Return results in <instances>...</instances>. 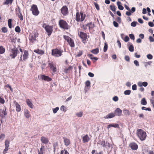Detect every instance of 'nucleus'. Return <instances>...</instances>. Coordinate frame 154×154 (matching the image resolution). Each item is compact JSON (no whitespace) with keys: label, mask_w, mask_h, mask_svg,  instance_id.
Segmentation results:
<instances>
[{"label":"nucleus","mask_w":154,"mask_h":154,"mask_svg":"<svg viewBox=\"0 0 154 154\" xmlns=\"http://www.w3.org/2000/svg\"><path fill=\"white\" fill-rule=\"evenodd\" d=\"M66 107L64 106H62L60 108V109L61 111L66 112Z\"/></svg>","instance_id":"53"},{"label":"nucleus","mask_w":154,"mask_h":154,"mask_svg":"<svg viewBox=\"0 0 154 154\" xmlns=\"http://www.w3.org/2000/svg\"><path fill=\"white\" fill-rule=\"evenodd\" d=\"M41 140L42 143L45 144L47 143L48 142V139L45 137H42Z\"/></svg>","instance_id":"16"},{"label":"nucleus","mask_w":154,"mask_h":154,"mask_svg":"<svg viewBox=\"0 0 154 154\" xmlns=\"http://www.w3.org/2000/svg\"><path fill=\"white\" fill-rule=\"evenodd\" d=\"M142 109L144 110H148L149 111H151V109L150 108H146V107L143 106L141 108Z\"/></svg>","instance_id":"49"},{"label":"nucleus","mask_w":154,"mask_h":154,"mask_svg":"<svg viewBox=\"0 0 154 154\" xmlns=\"http://www.w3.org/2000/svg\"><path fill=\"white\" fill-rule=\"evenodd\" d=\"M87 26L88 27L89 29H90L91 28H92L94 27V24H92L91 23H88L87 25Z\"/></svg>","instance_id":"44"},{"label":"nucleus","mask_w":154,"mask_h":154,"mask_svg":"<svg viewBox=\"0 0 154 154\" xmlns=\"http://www.w3.org/2000/svg\"><path fill=\"white\" fill-rule=\"evenodd\" d=\"M31 10H38L37 6L35 5H33L32 6Z\"/></svg>","instance_id":"45"},{"label":"nucleus","mask_w":154,"mask_h":154,"mask_svg":"<svg viewBox=\"0 0 154 154\" xmlns=\"http://www.w3.org/2000/svg\"><path fill=\"white\" fill-rule=\"evenodd\" d=\"M115 116V114L113 113H111L108 114L106 116H104L105 119H109L112 118Z\"/></svg>","instance_id":"15"},{"label":"nucleus","mask_w":154,"mask_h":154,"mask_svg":"<svg viewBox=\"0 0 154 154\" xmlns=\"http://www.w3.org/2000/svg\"><path fill=\"white\" fill-rule=\"evenodd\" d=\"M113 24L114 26L116 27H117L119 26L118 23L115 21H114L113 22Z\"/></svg>","instance_id":"57"},{"label":"nucleus","mask_w":154,"mask_h":154,"mask_svg":"<svg viewBox=\"0 0 154 154\" xmlns=\"http://www.w3.org/2000/svg\"><path fill=\"white\" fill-rule=\"evenodd\" d=\"M82 140L83 142L85 143L88 141L89 140V138L88 135L86 134L83 137Z\"/></svg>","instance_id":"18"},{"label":"nucleus","mask_w":154,"mask_h":154,"mask_svg":"<svg viewBox=\"0 0 154 154\" xmlns=\"http://www.w3.org/2000/svg\"><path fill=\"white\" fill-rule=\"evenodd\" d=\"M26 103L28 105L31 109H32L33 108V105L32 103L31 102V101L29 100L28 99H27L26 100Z\"/></svg>","instance_id":"17"},{"label":"nucleus","mask_w":154,"mask_h":154,"mask_svg":"<svg viewBox=\"0 0 154 154\" xmlns=\"http://www.w3.org/2000/svg\"><path fill=\"white\" fill-rule=\"evenodd\" d=\"M125 60L127 61H129L130 60V58L128 56H125Z\"/></svg>","instance_id":"63"},{"label":"nucleus","mask_w":154,"mask_h":154,"mask_svg":"<svg viewBox=\"0 0 154 154\" xmlns=\"http://www.w3.org/2000/svg\"><path fill=\"white\" fill-rule=\"evenodd\" d=\"M41 78L42 79L45 81H50L52 80V79L49 77L48 76L45 75H41Z\"/></svg>","instance_id":"12"},{"label":"nucleus","mask_w":154,"mask_h":154,"mask_svg":"<svg viewBox=\"0 0 154 154\" xmlns=\"http://www.w3.org/2000/svg\"><path fill=\"white\" fill-rule=\"evenodd\" d=\"M106 147L109 149L110 151L111 150L112 148V145L107 142H106Z\"/></svg>","instance_id":"23"},{"label":"nucleus","mask_w":154,"mask_h":154,"mask_svg":"<svg viewBox=\"0 0 154 154\" xmlns=\"http://www.w3.org/2000/svg\"><path fill=\"white\" fill-rule=\"evenodd\" d=\"M59 23L60 28L66 29H69L68 24L66 21L63 20H59Z\"/></svg>","instance_id":"3"},{"label":"nucleus","mask_w":154,"mask_h":154,"mask_svg":"<svg viewBox=\"0 0 154 154\" xmlns=\"http://www.w3.org/2000/svg\"><path fill=\"white\" fill-rule=\"evenodd\" d=\"M91 52L93 54H97L99 52V50L98 48H97L95 49H93L91 51Z\"/></svg>","instance_id":"26"},{"label":"nucleus","mask_w":154,"mask_h":154,"mask_svg":"<svg viewBox=\"0 0 154 154\" xmlns=\"http://www.w3.org/2000/svg\"><path fill=\"white\" fill-rule=\"evenodd\" d=\"M24 116L27 118H29L30 117L29 112L27 109L24 110Z\"/></svg>","instance_id":"21"},{"label":"nucleus","mask_w":154,"mask_h":154,"mask_svg":"<svg viewBox=\"0 0 154 154\" xmlns=\"http://www.w3.org/2000/svg\"><path fill=\"white\" fill-rule=\"evenodd\" d=\"M86 86L88 87L90 85V82L89 81H86L85 82Z\"/></svg>","instance_id":"58"},{"label":"nucleus","mask_w":154,"mask_h":154,"mask_svg":"<svg viewBox=\"0 0 154 154\" xmlns=\"http://www.w3.org/2000/svg\"><path fill=\"white\" fill-rule=\"evenodd\" d=\"M80 15L81 16L80 20L81 21H83L84 20L85 18V15L82 12H80Z\"/></svg>","instance_id":"29"},{"label":"nucleus","mask_w":154,"mask_h":154,"mask_svg":"<svg viewBox=\"0 0 154 154\" xmlns=\"http://www.w3.org/2000/svg\"><path fill=\"white\" fill-rule=\"evenodd\" d=\"M134 63L135 65L137 66H139V64L137 60H135L134 62Z\"/></svg>","instance_id":"60"},{"label":"nucleus","mask_w":154,"mask_h":154,"mask_svg":"<svg viewBox=\"0 0 154 154\" xmlns=\"http://www.w3.org/2000/svg\"><path fill=\"white\" fill-rule=\"evenodd\" d=\"M44 150V147L43 146H42L40 149V151L38 150V154H43Z\"/></svg>","instance_id":"32"},{"label":"nucleus","mask_w":154,"mask_h":154,"mask_svg":"<svg viewBox=\"0 0 154 154\" xmlns=\"http://www.w3.org/2000/svg\"><path fill=\"white\" fill-rule=\"evenodd\" d=\"M36 36V34H34L33 35H32L30 36L29 38V39L30 40L33 41H35V38Z\"/></svg>","instance_id":"24"},{"label":"nucleus","mask_w":154,"mask_h":154,"mask_svg":"<svg viewBox=\"0 0 154 154\" xmlns=\"http://www.w3.org/2000/svg\"><path fill=\"white\" fill-rule=\"evenodd\" d=\"M79 35L82 40L83 41H85L87 39V35L86 34L83 32H81L80 33H79Z\"/></svg>","instance_id":"8"},{"label":"nucleus","mask_w":154,"mask_h":154,"mask_svg":"<svg viewBox=\"0 0 154 154\" xmlns=\"http://www.w3.org/2000/svg\"><path fill=\"white\" fill-rule=\"evenodd\" d=\"M2 31L4 33L7 32L8 31L7 28L5 27H3L2 28Z\"/></svg>","instance_id":"39"},{"label":"nucleus","mask_w":154,"mask_h":154,"mask_svg":"<svg viewBox=\"0 0 154 154\" xmlns=\"http://www.w3.org/2000/svg\"><path fill=\"white\" fill-rule=\"evenodd\" d=\"M129 36L130 38L131 39L134 40V36L133 34H130L129 35Z\"/></svg>","instance_id":"56"},{"label":"nucleus","mask_w":154,"mask_h":154,"mask_svg":"<svg viewBox=\"0 0 154 154\" xmlns=\"http://www.w3.org/2000/svg\"><path fill=\"white\" fill-rule=\"evenodd\" d=\"M11 21L12 20L11 19L8 20V26L10 28H11L12 27Z\"/></svg>","instance_id":"40"},{"label":"nucleus","mask_w":154,"mask_h":154,"mask_svg":"<svg viewBox=\"0 0 154 154\" xmlns=\"http://www.w3.org/2000/svg\"><path fill=\"white\" fill-rule=\"evenodd\" d=\"M83 115V113L82 112H79L76 113V115L78 117H81Z\"/></svg>","instance_id":"47"},{"label":"nucleus","mask_w":154,"mask_h":154,"mask_svg":"<svg viewBox=\"0 0 154 154\" xmlns=\"http://www.w3.org/2000/svg\"><path fill=\"white\" fill-rule=\"evenodd\" d=\"M15 104L16 108V111L17 112H20L21 110L20 105L17 102H16Z\"/></svg>","instance_id":"20"},{"label":"nucleus","mask_w":154,"mask_h":154,"mask_svg":"<svg viewBox=\"0 0 154 154\" xmlns=\"http://www.w3.org/2000/svg\"><path fill=\"white\" fill-rule=\"evenodd\" d=\"M5 146L9 147V141L8 140H6L5 142Z\"/></svg>","instance_id":"52"},{"label":"nucleus","mask_w":154,"mask_h":154,"mask_svg":"<svg viewBox=\"0 0 154 154\" xmlns=\"http://www.w3.org/2000/svg\"><path fill=\"white\" fill-rule=\"evenodd\" d=\"M129 38L128 36H126L124 39V41L126 42L129 41Z\"/></svg>","instance_id":"62"},{"label":"nucleus","mask_w":154,"mask_h":154,"mask_svg":"<svg viewBox=\"0 0 154 154\" xmlns=\"http://www.w3.org/2000/svg\"><path fill=\"white\" fill-rule=\"evenodd\" d=\"M80 14H79L78 12H77L76 14V20L78 22L80 20Z\"/></svg>","instance_id":"35"},{"label":"nucleus","mask_w":154,"mask_h":154,"mask_svg":"<svg viewBox=\"0 0 154 154\" xmlns=\"http://www.w3.org/2000/svg\"><path fill=\"white\" fill-rule=\"evenodd\" d=\"M63 37L68 42L69 44L70 45L71 47H74V41L70 37L66 35H64Z\"/></svg>","instance_id":"5"},{"label":"nucleus","mask_w":154,"mask_h":154,"mask_svg":"<svg viewBox=\"0 0 154 154\" xmlns=\"http://www.w3.org/2000/svg\"><path fill=\"white\" fill-rule=\"evenodd\" d=\"M18 51V50L16 48H14L11 50L10 56L12 58H15L17 56Z\"/></svg>","instance_id":"7"},{"label":"nucleus","mask_w":154,"mask_h":154,"mask_svg":"<svg viewBox=\"0 0 154 154\" xmlns=\"http://www.w3.org/2000/svg\"><path fill=\"white\" fill-rule=\"evenodd\" d=\"M146 57L149 60L152 59L153 57L150 54H147Z\"/></svg>","instance_id":"54"},{"label":"nucleus","mask_w":154,"mask_h":154,"mask_svg":"<svg viewBox=\"0 0 154 154\" xmlns=\"http://www.w3.org/2000/svg\"><path fill=\"white\" fill-rule=\"evenodd\" d=\"M137 134L140 140L143 141L145 140L146 137V133L142 129H138L137 131Z\"/></svg>","instance_id":"1"},{"label":"nucleus","mask_w":154,"mask_h":154,"mask_svg":"<svg viewBox=\"0 0 154 154\" xmlns=\"http://www.w3.org/2000/svg\"><path fill=\"white\" fill-rule=\"evenodd\" d=\"M60 154H69L68 152L65 149L61 151Z\"/></svg>","instance_id":"46"},{"label":"nucleus","mask_w":154,"mask_h":154,"mask_svg":"<svg viewBox=\"0 0 154 154\" xmlns=\"http://www.w3.org/2000/svg\"><path fill=\"white\" fill-rule=\"evenodd\" d=\"M117 5L118 6V8L119 10H123L124 9L123 7L121 5V3L118 1L117 2Z\"/></svg>","instance_id":"25"},{"label":"nucleus","mask_w":154,"mask_h":154,"mask_svg":"<svg viewBox=\"0 0 154 154\" xmlns=\"http://www.w3.org/2000/svg\"><path fill=\"white\" fill-rule=\"evenodd\" d=\"M149 39L150 42H154V39L152 36H149Z\"/></svg>","instance_id":"64"},{"label":"nucleus","mask_w":154,"mask_h":154,"mask_svg":"<svg viewBox=\"0 0 154 154\" xmlns=\"http://www.w3.org/2000/svg\"><path fill=\"white\" fill-rule=\"evenodd\" d=\"M34 51L36 53L40 54H44V51L42 50H40L39 49H36V50H35Z\"/></svg>","instance_id":"22"},{"label":"nucleus","mask_w":154,"mask_h":154,"mask_svg":"<svg viewBox=\"0 0 154 154\" xmlns=\"http://www.w3.org/2000/svg\"><path fill=\"white\" fill-rule=\"evenodd\" d=\"M82 54V51H79L77 54L76 56V57H79Z\"/></svg>","instance_id":"59"},{"label":"nucleus","mask_w":154,"mask_h":154,"mask_svg":"<svg viewBox=\"0 0 154 154\" xmlns=\"http://www.w3.org/2000/svg\"><path fill=\"white\" fill-rule=\"evenodd\" d=\"M119 98L117 96L114 97L112 98V100L116 102L118 101Z\"/></svg>","instance_id":"55"},{"label":"nucleus","mask_w":154,"mask_h":154,"mask_svg":"<svg viewBox=\"0 0 154 154\" xmlns=\"http://www.w3.org/2000/svg\"><path fill=\"white\" fill-rule=\"evenodd\" d=\"M129 146L132 150H134L137 149L138 147L137 144L135 143H130L129 144Z\"/></svg>","instance_id":"11"},{"label":"nucleus","mask_w":154,"mask_h":154,"mask_svg":"<svg viewBox=\"0 0 154 154\" xmlns=\"http://www.w3.org/2000/svg\"><path fill=\"white\" fill-rule=\"evenodd\" d=\"M137 23V22L133 21L131 23V25L132 26L135 27L136 26Z\"/></svg>","instance_id":"50"},{"label":"nucleus","mask_w":154,"mask_h":154,"mask_svg":"<svg viewBox=\"0 0 154 154\" xmlns=\"http://www.w3.org/2000/svg\"><path fill=\"white\" fill-rule=\"evenodd\" d=\"M130 11H126L125 14L126 15L128 16H131L132 13H133L134 12H135V10H129Z\"/></svg>","instance_id":"30"},{"label":"nucleus","mask_w":154,"mask_h":154,"mask_svg":"<svg viewBox=\"0 0 154 154\" xmlns=\"http://www.w3.org/2000/svg\"><path fill=\"white\" fill-rule=\"evenodd\" d=\"M63 52V50H58L57 49H52V55L55 57H59L62 55Z\"/></svg>","instance_id":"2"},{"label":"nucleus","mask_w":154,"mask_h":154,"mask_svg":"<svg viewBox=\"0 0 154 154\" xmlns=\"http://www.w3.org/2000/svg\"><path fill=\"white\" fill-rule=\"evenodd\" d=\"M123 112L126 116H128L130 114L129 111L127 109H124L123 110Z\"/></svg>","instance_id":"31"},{"label":"nucleus","mask_w":154,"mask_h":154,"mask_svg":"<svg viewBox=\"0 0 154 154\" xmlns=\"http://www.w3.org/2000/svg\"><path fill=\"white\" fill-rule=\"evenodd\" d=\"M101 145L103 147H106V143L105 142L104 140L102 141L101 142Z\"/></svg>","instance_id":"51"},{"label":"nucleus","mask_w":154,"mask_h":154,"mask_svg":"<svg viewBox=\"0 0 154 154\" xmlns=\"http://www.w3.org/2000/svg\"><path fill=\"white\" fill-rule=\"evenodd\" d=\"M59 108L58 107H57L55 108L53 110V113H56L59 110Z\"/></svg>","instance_id":"48"},{"label":"nucleus","mask_w":154,"mask_h":154,"mask_svg":"<svg viewBox=\"0 0 154 154\" xmlns=\"http://www.w3.org/2000/svg\"><path fill=\"white\" fill-rule=\"evenodd\" d=\"M141 104L143 105H146L147 103L145 98H143L140 101Z\"/></svg>","instance_id":"27"},{"label":"nucleus","mask_w":154,"mask_h":154,"mask_svg":"<svg viewBox=\"0 0 154 154\" xmlns=\"http://www.w3.org/2000/svg\"><path fill=\"white\" fill-rule=\"evenodd\" d=\"M15 31L17 32H20V29L19 26H17L15 29Z\"/></svg>","instance_id":"43"},{"label":"nucleus","mask_w":154,"mask_h":154,"mask_svg":"<svg viewBox=\"0 0 154 154\" xmlns=\"http://www.w3.org/2000/svg\"><path fill=\"white\" fill-rule=\"evenodd\" d=\"M6 108L5 107L0 112V116L1 118H3L7 115V112L6 111Z\"/></svg>","instance_id":"10"},{"label":"nucleus","mask_w":154,"mask_h":154,"mask_svg":"<svg viewBox=\"0 0 154 154\" xmlns=\"http://www.w3.org/2000/svg\"><path fill=\"white\" fill-rule=\"evenodd\" d=\"M64 143L65 145L66 146H68L70 144V141L66 137H64Z\"/></svg>","instance_id":"19"},{"label":"nucleus","mask_w":154,"mask_h":154,"mask_svg":"<svg viewBox=\"0 0 154 154\" xmlns=\"http://www.w3.org/2000/svg\"><path fill=\"white\" fill-rule=\"evenodd\" d=\"M128 50L131 52H133L134 51V46L132 45H131L128 47Z\"/></svg>","instance_id":"38"},{"label":"nucleus","mask_w":154,"mask_h":154,"mask_svg":"<svg viewBox=\"0 0 154 154\" xmlns=\"http://www.w3.org/2000/svg\"><path fill=\"white\" fill-rule=\"evenodd\" d=\"M5 49L2 46H0V54H3L5 53Z\"/></svg>","instance_id":"34"},{"label":"nucleus","mask_w":154,"mask_h":154,"mask_svg":"<svg viewBox=\"0 0 154 154\" xmlns=\"http://www.w3.org/2000/svg\"><path fill=\"white\" fill-rule=\"evenodd\" d=\"M61 11L63 15H66L68 13V10H61Z\"/></svg>","instance_id":"42"},{"label":"nucleus","mask_w":154,"mask_h":154,"mask_svg":"<svg viewBox=\"0 0 154 154\" xmlns=\"http://www.w3.org/2000/svg\"><path fill=\"white\" fill-rule=\"evenodd\" d=\"M110 8L111 10H116V9L115 6L114 5L110 6Z\"/></svg>","instance_id":"61"},{"label":"nucleus","mask_w":154,"mask_h":154,"mask_svg":"<svg viewBox=\"0 0 154 154\" xmlns=\"http://www.w3.org/2000/svg\"><path fill=\"white\" fill-rule=\"evenodd\" d=\"M32 14L34 15L37 16L39 13L38 10H32Z\"/></svg>","instance_id":"33"},{"label":"nucleus","mask_w":154,"mask_h":154,"mask_svg":"<svg viewBox=\"0 0 154 154\" xmlns=\"http://www.w3.org/2000/svg\"><path fill=\"white\" fill-rule=\"evenodd\" d=\"M13 0H6L5 2L4 3V4L8 5L11 4L12 3Z\"/></svg>","instance_id":"36"},{"label":"nucleus","mask_w":154,"mask_h":154,"mask_svg":"<svg viewBox=\"0 0 154 154\" xmlns=\"http://www.w3.org/2000/svg\"><path fill=\"white\" fill-rule=\"evenodd\" d=\"M16 15L18 17L20 18V20H23V16L21 13V12L20 11V10H18V11H17L16 10Z\"/></svg>","instance_id":"14"},{"label":"nucleus","mask_w":154,"mask_h":154,"mask_svg":"<svg viewBox=\"0 0 154 154\" xmlns=\"http://www.w3.org/2000/svg\"><path fill=\"white\" fill-rule=\"evenodd\" d=\"M48 65L53 72H56V65H54L53 62H51L48 63Z\"/></svg>","instance_id":"9"},{"label":"nucleus","mask_w":154,"mask_h":154,"mask_svg":"<svg viewBox=\"0 0 154 154\" xmlns=\"http://www.w3.org/2000/svg\"><path fill=\"white\" fill-rule=\"evenodd\" d=\"M28 53L26 50H24L23 53L21 54L20 60L23 61H25L28 57Z\"/></svg>","instance_id":"6"},{"label":"nucleus","mask_w":154,"mask_h":154,"mask_svg":"<svg viewBox=\"0 0 154 154\" xmlns=\"http://www.w3.org/2000/svg\"><path fill=\"white\" fill-rule=\"evenodd\" d=\"M131 91L130 90H126L124 92V94L125 95H129L130 94Z\"/></svg>","instance_id":"37"},{"label":"nucleus","mask_w":154,"mask_h":154,"mask_svg":"<svg viewBox=\"0 0 154 154\" xmlns=\"http://www.w3.org/2000/svg\"><path fill=\"white\" fill-rule=\"evenodd\" d=\"M107 48L108 45L106 43H105L104 44V46L103 48V51L104 52H106V51L107 49Z\"/></svg>","instance_id":"41"},{"label":"nucleus","mask_w":154,"mask_h":154,"mask_svg":"<svg viewBox=\"0 0 154 154\" xmlns=\"http://www.w3.org/2000/svg\"><path fill=\"white\" fill-rule=\"evenodd\" d=\"M122 111L120 109L117 108L115 110L114 114L115 115L120 116L122 115Z\"/></svg>","instance_id":"13"},{"label":"nucleus","mask_w":154,"mask_h":154,"mask_svg":"<svg viewBox=\"0 0 154 154\" xmlns=\"http://www.w3.org/2000/svg\"><path fill=\"white\" fill-rule=\"evenodd\" d=\"M119 126V125L118 124H116L114 125L113 124H110L107 127V128L108 129H109L111 127H113L114 128H118Z\"/></svg>","instance_id":"28"},{"label":"nucleus","mask_w":154,"mask_h":154,"mask_svg":"<svg viewBox=\"0 0 154 154\" xmlns=\"http://www.w3.org/2000/svg\"><path fill=\"white\" fill-rule=\"evenodd\" d=\"M42 27L45 29L46 31L48 33V35H50L51 34L53 30L52 26L43 25Z\"/></svg>","instance_id":"4"}]
</instances>
